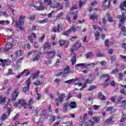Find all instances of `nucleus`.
<instances>
[{
  "instance_id": "obj_22",
  "label": "nucleus",
  "mask_w": 126,
  "mask_h": 126,
  "mask_svg": "<svg viewBox=\"0 0 126 126\" xmlns=\"http://www.w3.org/2000/svg\"><path fill=\"white\" fill-rule=\"evenodd\" d=\"M68 30L71 33L72 32H76V27H75V26L73 25L69 27Z\"/></svg>"
},
{
  "instance_id": "obj_8",
  "label": "nucleus",
  "mask_w": 126,
  "mask_h": 126,
  "mask_svg": "<svg viewBox=\"0 0 126 126\" xmlns=\"http://www.w3.org/2000/svg\"><path fill=\"white\" fill-rule=\"evenodd\" d=\"M19 95V90L18 89H16L12 94L11 100L14 102L16 100V98L18 97Z\"/></svg>"
},
{
  "instance_id": "obj_56",
  "label": "nucleus",
  "mask_w": 126,
  "mask_h": 126,
  "mask_svg": "<svg viewBox=\"0 0 126 126\" xmlns=\"http://www.w3.org/2000/svg\"><path fill=\"white\" fill-rule=\"evenodd\" d=\"M75 14V15L73 17V20H76V19H77V15H76V14H78V10L76 11Z\"/></svg>"
},
{
  "instance_id": "obj_61",
  "label": "nucleus",
  "mask_w": 126,
  "mask_h": 126,
  "mask_svg": "<svg viewBox=\"0 0 126 126\" xmlns=\"http://www.w3.org/2000/svg\"><path fill=\"white\" fill-rule=\"evenodd\" d=\"M56 121V116H55L54 115H53L52 116H51V118L50 119V122L51 123H53V122Z\"/></svg>"
},
{
  "instance_id": "obj_19",
  "label": "nucleus",
  "mask_w": 126,
  "mask_h": 126,
  "mask_svg": "<svg viewBox=\"0 0 126 126\" xmlns=\"http://www.w3.org/2000/svg\"><path fill=\"white\" fill-rule=\"evenodd\" d=\"M105 123H106V124H113L114 123V121H113V117H110L109 118H108L107 119H106L105 120Z\"/></svg>"
},
{
  "instance_id": "obj_44",
  "label": "nucleus",
  "mask_w": 126,
  "mask_h": 126,
  "mask_svg": "<svg viewBox=\"0 0 126 126\" xmlns=\"http://www.w3.org/2000/svg\"><path fill=\"white\" fill-rule=\"evenodd\" d=\"M19 117V113H17L14 117L12 118V120L16 121V120H18Z\"/></svg>"
},
{
  "instance_id": "obj_5",
  "label": "nucleus",
  "mask_w": 126,
  "mask_h": 126,
  "mask_svg": "<svg viewBox=\"0 0 126 126\" xmlns=\"http://www.w3.org/2000/svg\"><path fill=\"white\" fill-rule=\"evenodd\" d=\"M26 84H27V87H25L23 88V91L26 94L28 91H29V88H30V85L31 84V79L30 78H29L27 79Z\"/></svg>"
},
{
  "instance_id": "obj_11",
  "label": "nucleus",
  "mask_w": 126,
  "mask_h": 126,
  "mask_svg": "<svg viewBox=\"0 0 126 126\" xmlns=\"http://www.w3.org/2000/svg\"><path fill=\"white\" fill-rule=\"evenodd\" d=\"M46 54L48 55V56H50L49 57H48V59H53L55 56H56V51L52 50L47 51L46 52Z\"/></svg>"
},
{
  "instance_id": "obj_60",
  "label": "nucleus",
  "mask_w": 126,
  "mask_h": 126,
  "mask_svg": "<svg viewBox=\"0 0 126 126\" xmlns=\"http://www.w3.org/2000/svg\"><path fill=\"white\" fill-rule=\"evenodd\" d=\"M34 103H35V100L33 99V98H31L29 100V104H31V105H32V104H34Z\"/></svg>"
},
{
  "instance_id": "obj_57",
  "label": "nucleus",
  "mask_w": 126,
  "mask_h": 126,
  "mask_svg": "<svg viewBox=\"0 0 126 126\" xmlns=\"http://www.w3.org/2000/svg\"><path fill=\"white\" fill-rule=\"evenodd\" d=\"M60 59H58L56 60V63L54 64V66H59V64H60Z\"/></svg>"
},
{
  "instance_id": "obj_14",
  "label": "nucleus",
  "mask_w": 126,
  "mask_h": 126,
  "mask_svg": "<svg viewBox=\"0 0 126 126\" xmlns=\"http://www.w3.org/2000/svg\"><path fill=\"white\" fill-rule=\"evenodd\" d=\"M116 104L117 105H121V107L124 108V107L126 105V100L122 101L121 100H117Z\"/></svg>"
},
{
  "instance_id": "obj_16",
  "label": "nucleus",
  "mask_w": 126,
  "mask_h": 126,
  "mask_svg": "<svg viewBox=\"0 0 126 126\" xmlns=\"http://www.w3.org/2000/svg\"><path fill=\"white\" fill-rule=\"evenodd\" d=\"M6 97H2V95H0V105H3L6 103Z\"/></svg>"
},
{
  "instance_id": "obj_24",
  "label": "nucleus",
  "mask_w": 126,
  "mask_h": 126,
  "mask_svg": "<svg viewBox=\"0 0 126 126\" xmlns=\"http://www.w3.org/2000/svg\"><path fill=\"white\" fill-rule=\"evenodd\" d=\"M10 23V22L8 20L6 21H0V25H7Z\"/></svg>"
},
{
  "instance_id": "obj_49",
  "label": "nucleus",
  "mask_w": 126,
  "mask_h": 126,
  "mask_svg": "<svg viewBox=\"0 0 126 126\" xmlns=\"http://www.w3.org/2000/svg\"><path fill=\"white\" fill-rule=\"evenodd\" d=\"M6 119H7V117H6V115H5V114H3L1 118V121H3V122H4V121H5Z\"/></svg>"
},
{
  "instance_id": "obj_41",
  "label": "nucleus",
  "mask_w": 126,
  "mask_h": 126,
  "mask_svg": "<svg viewBox=\"0 0 126 126\" xmlns=\"http://www.w3.org/2000/svg\"><path fill=\"white\" fill-rule=\"evenodd\" d=\"M74 48H76L78 49L81 47V44L79 42H76L75 44L73 45Z\"/></svg>"
},
{
  "instance_id": "obj_7",
  "label": "nucleus",
  "mask_w": 126,
  "mask_h": 126,
  "mask_svg": "<svg viewBox=\"0 0 126 126\" xmlns=\"http://www.w3.org/2000/svg\"><path fill=\"white\" fill-rule=\"evenodd\" d=\"M70 51L72 55L71 62L72 63V65H74V63H76V54L74 53V50L72 48L71 49Z\"/></svg>"
},
{
  "instance_id": "obj_13",
  "label": "nucleus",
  "mask_w": 126,
  "mask_h": 126,
  "mask_svg": "<svg viewBox=\"0 0 126 126\" xmlns=\"http://www.w3.org/2000/svg\"><path fill=\"white\" fill-rule=\"evenodd\" d=\"M73 70H70V67L69 66H67L65 68L63 69V73L64 74H68V73H72L73 72Z\"/></svg>"
},
{
  "instance_id": "obj_9",
  "label": "nucleus",
  "mask_w": 126,
  "mask_h": 126,
  "mask_svg": "<svg viewBox=\"0 0 126 126\" xmlns=\"http://www.w3.org/2000/svg\"><path fill=\"white\" fill-rule=\"evenodd\" d=\"M0 63H2V67H5V66H7L10 64L11 61L9 59L7 60H2V59H0Z\"/></svg>"
},
{
  "instance_id": "obj_12",
  "label": "nucleus",
  "mask_w": 126,
  "mask_h": 126,
  "mask_svg": "<svg viewBox=\"0 0 126 126\" xmlns=\"http://www.w3.org/2000/svg\"><path fill=\"white\" fill-rule=\"evenodd\" d=\"M18 104H20L22 107H24L25 109H27V103L24 99H20L18 100Z\"/></svg>"
},
{
  "instance_id": "obj_62",
  "label": "nucleus",
  "mask_w": 126,
  "mask_h": 126,
  "mask_svg": "<svg viewBox=\"0 0 126 126\" xmlns=\"http://www.w3.org/2000/svg\"><path fill=\"white\" fill-rule=\"evenodd\" d=\"M28 40L31 43H33V38L32 37V35H29L28 37Z\"/></svg>"
},
{
  "instance_id": "obj_51",
  "label": "nucleus",
  "mask_w": 126,
  "mask_h": 126,
  "mask_svg": "<svg viewBox=\"0 0 126 126\" xmlns=\"http://www.w3.org/2000/svg\"><path fill=\"white\" fill-rule=\"evenodd\" d=\"M46 93L51 99H54V95H53V94H51V93L49 92V91H46Z\"/></svg>"
},
{
  "instance_id": "obj_64",
  "label": "nucleus",
  "mask_w": 126,
  "mask_h": 126,
  "mask_svg": "<svg viewBox=\"0 0 126 126\" xmlns=\"http://www.w3.org/2000/svg\"><path fill=\"white\" fill-rule=\"evenodd\" d=\"M120 57L121 59H123V60H124L125 62H126V56H125L124 55H120Z\"/></svg>"
},
{
  "instance_id": "obj_17",
  "label": "nucleus",
  "mask_w": 126,
  "mask_h": 126,
  "mask_svg": "<svg viewBox=\"0 0 126 126\" xmlns=\"http://www.w3.org/2000/svg\"><path fill=\"white\" fill-rule=\"evenodd\" d=\"M90 19L91 20H93V21H97L98 20V17L96 14H93L90 16Z\"/></svg>"
},
{
  "instance_id": "obj_26",
  "label": "nucleus",
  "mask_w": 126,
  "mask_h": 126,
  "mask_svg": "<svg viewBox=\"0 0 126 126\" xmlns=\"http://www.w3.org/2000/svg\"><path fill=\"white\" fill-rule=\"evenodd\" d=\"M43 48L44 50H46V49H51V44L49 42H45Z\"/></svg>"
},
{
  "instance_id": "obj_21",
  "label": "nucleus",
  "mask_w": 126,
  "mask_h": 126,
  "mask_svg": "<svg viewBox=\"0 0 126 126\" xmlns=\"http://www.w3.org/2000/svg\"><path fill=\"white\" fill-rule=\"evenodd\" d=\"M126 20V19L125 17L122 18V19L120 20V22L118 24L119 28H121V27H122V25L124 24V22H125Z\"/></svg>"
},
{
  "instance_id": "obj_37",
  "label": "nucleus",
  "mask_w": 126,
  "mask_h": 126,
  "mask_svg": "<svg viewBox=\"0 0 126 126\" xmlns=\"http://www.w3.org/2000/svg\"><path fill=\"white\" fill-rule=\"evenodd\" d=\"M63 125H66V126H72V121H68L63 122Z\"/></svg>"
},
{
  "instance_id": "obj_30",
  "label": "nucleus",
  "mask_w": 126,
  "mask_h": 126,
  "mask_svg": "<svg viewBox=\"0 0 126 126\" xmlns=\"http://www.w3.org/2000/svg\"><path fill=\"white\" fill-rule=\"evenodd\" d=\"M95 78L94 79H91V80L89 79V78H87L85 83V84H91V83H92V81H93V80H94Z\"/></svg>"
},
{
  "instance_id": "obj_59",
  "label": "nucleus",
  "mask_w": 126,
  "mask_h": 126,
  "mask_svg": "<svg viewBox=\"0 0 126 126\" xmlns=\"http://www.w3.org/2000/svg\"><path fill=\"white\" fill-rule=\"evenodd\" d=\"M32 112L35 114H38V108L37 107H33Z\"/></svg>"
},
{
  "instance_id": "obj_28",
  "label": "nucleus",
  "mask_w": 126,
  "mask_h": 126,
  "mask_svg": "<svg viewBox=\"0 0 126 126\" xmlns=\"http://www.w3.org/2000/svg\"><path fill=\"white\" fill-rule=\"evenodd\" d=\"M40 74V71H37L36 72L33 73V76H32V79H35L39 76V75Z\"/></svg>"
},
{
  "instance_id": "obj_1",
  "label": "nucleus",
  "mask_w": 126,
  "mask_h": 126,
  "mask_svg": "<svg viewBox=\"0 0 126 126\" xmlns=\"http://www.w3.org/2000/svg\"><path fill=\"white\" fill-rule=\"evenodd\" d=\"M26 18L25 16L20 15L19 21H15V26L19 30H23L22 26L24 25V19Z\"/></svg>"
},
{
  "instance_id": "obj_54",
  "label": "nucleus",
  "mask_w": 126,
  "mask_h": 126,
  "mask_svg": "<svg viewBox=\"0 0 126 126\" xmlns=\"http://www.w3.org/2000/svg\"><path fill=\"white\" fill-rule=\"evenodd\" d=\"M36 18V17L35 15L30 16L29 17L30 20H31V21H33V20H35V19Z\"/></svg>"
},
{
  "instance_id": "obj_42",
  "label": "nucleus",
  "mask_w": 126,
  "mask_h": 126,
  "mask_svg": "<svg viewBox=\"0 0 126 126\" xmlns=\"http://www.w3.org/2000/svg\"><path fill=\"white\" fill-rule=\"evenodd\" d=\"M42 82H40V81H37L33 83L34 85H36V86H40V85H42Z\"/></svg>"
},
{
  "instance_id": "obj_20",
  "label": "nucleus",
  "mask_w": 126,
  "mask_h": 126,
  "mask_svg": "<svg viewBox=\"0 0 126 126\" xmlns=\"http://www.w3.org/2000/svg\"><path fill=\"white\" fill-rule=\"evenodd\" d=\"M15 55L16 57H21L23 55V51L21 50L19 51H17L15 52Z\"/></svg>"
},
{
  "instance_id": "obj_39",
  "label": "nucleus",
  "mask_w": 126,
  "mask_h": 126,
  "mask_svg": "<svg viewBox=\"0 0 126 126\" xmlns=\"http://www.w3.org/2000/svg\"><path fill=\"white\" fill-rule=\"evenodd\" d=\"M101 77H106L105 82H109V81H110V77H108V74L102 75Z\"/></svg>"
},
{
  "instance_id": "obj_53",
  "label": "nucleus",
  "mask_w": 126,
  "mask_h": 126,
  "mask_svg": "<svg viewBox=\"0 0 126 126\" xmlns=\"http://www.w3.org/2000/svg\"><path fill=\"white\" fill-rule=\"evenodd\" d=\"M88 126H94V122L89 121V122L87 123Z\"/></svg>"
},
{
  "instance_id": "obj_52",
  "label": "nucleus",
  "mask_w": 126,
  "mask_h": 126,
  "mask_svg": "<svg viewBox=\"0 0 126 126\" xmlns=\"http://www.w3.org/2000/svg\"><path fill=\"white\" fill-rule=\"evenodd\" d=\"M44 39H45V35L41 36L39 39V43H43V42H44Z\"/></svg>"
},
{
  "instance_id": "obj_36",
  "label": "nucleus",
  "mask_w": 126,
  "mask_h": 126,
  "mask_svg": "<svg viewBox=\"0 0 126 126\" xmlns=\"http://www.w3.org/2000/svg\"><path fill=\"white\" fill-rule=\"evenodd\" d=\"M108 5H104V7L105 8L107 9V8H109V7H110V4L111 3V1H112V0H104V2H107V1H108Z\"/></svg>"
},
{
  "instance_id": "obj_35",
  "label": "nucleus",
  "mask_w": 126,
  "mask_h": 126,
  "mask_svg": "<svg viewBox=\"0 0 126 126\" xmlns=\"http://www.w3.org/2000/svg\"><path fill=\"white\" fill-rule=\"evenodd\" d=\"M74 81V79H70L67 81H65L64 82V83H65L66 84H72V83H73V81Z\"/></svg>"
},
{
  "instance_id": "obj_29",
  "label": "nucleus",
  "mask_w": 126,
  "mask_h": 126,
  "mask_svg": "<svg viewBox=\"0 0 126 126\" xmlns=\"http://www.w3.org/2000/svg\"><path fill=\"white\" fill-rule=\"evenodd\" d=\"M106 17H107L109 22H112V21H113V18L111 16V15H110L109 12L106 13Z\"/></svg>"
},
{
  "instance_id": "obj_48",
  "label": "nucleus",
  "mask_w": 126,
  "mask_h": 126,
  "mask_svg": "<svg viewBox=\"0 0 126 126\" xmlns=\"http://www.w3.org/2000/svg\"><path fill=\"white\" fill-rule=\"evenodd\" d=\"M111 60V63H114V62H115V61H116V55H113L110 58Z\"/></svg>"
},
{
  "instance_id": "obj_50",
  "label": "nucleus",
  "mask_w": 126,
  "mask_h": 126,
  "mask_svg": "<svg viewBox=\"0 0 126 126\" xmlns=\"http://www.w3.org/2000/svg\"><path fill=\"white\" fill-rule=\"evenodd\" d=\"M64 109H67L69 107V104L68 102L64 103L63 104Z\"/></svg>"
},
{
  "instance_id": "obj_25",
  "label": "nucleus",
  "mask_w": 126,
  "mask_h": 126,
  "mask_svg": "<svg viewBox=\"0 0 126 126\" xmlns=\"http://www.w3.org/2000/svg\"><path fill=\"white\" fill-rule=\"evenodd\" d=\"M43 3L45 5H51L52 4V0H44Z\"/></svg>"
},
{
  "instance_id": "obj_2",
  "label": "nucleus",
  "mask_w": 126,
  "mask_h": 126,
  "mask_svg": "<svg viewBox=\"0 0 126 126\" xmlns=\"http://www.w3.org/2000/svg\"><path fill=\"white\" fill-rule=\"evenodd\" d=\"M51 30L54 33H61L63 31V28L61 26V24H58L57 26L52 27Z\"/></svg>"
},
{
  "instance_id": "obj_32",
  "label": "nucleus",
  "mask_w": 126,
  "mask_h": 126,
  "mask_svg": "<svg viewBox=\"0 0 126 126\" xmlns=\"http://www.w3.org/2000/svg\"><path fill=\"white\" fill-rule=\"evenodd\" d=\"M96 57H97V58H101L102 57H106V55L104 53H102L101 52H98V53H96Z\"/></svg>"
},
{
  "instance_id": "obj_27",
  "label": "nucleus",
  "mask_w": 126,
  "mask_h": 126,
  "mask_svg": "<svg viewBox=\"0 0 126 126\" xmlns=\"http://www.w3.org/2000/svg\"><path fill=\"white\" fill-rule=\"evenodd\" d=\"M63 4L58 2L56 4V8H59V9H63Z\"/></svg>"
},
{
  "instance_id": "obj_33",
  "label": "nucleus",
  "mask_w": 126,
  "mask_h": 126,
  "mask_svg": "<svg viewBox=\"0 0 126 126\" xmlns=\"http://www.w3.org/2000/svg\"><path fill=\"white\" fill-rule=\"evenodd\" d=\"M23 72H24V73H26V76H28V75H29V74H30V73L31 72V70H30L28 69H26L23 71Z\"/></svg>"
},
{
  "instance_id": "obj_6",
  "label": "nucleus",
  "mask_w": 126,
  "mask_h": 126,
  "mask_svg": "<svg viewBox=\"0 0 126 126\" xmlns=\"http://www.w3.org/2000/svg\"><path fill=\"white\" fill-rule=\"evenodd\" d=\"M97 64L96 63H78L76 65V66H83L85 68L87 67V66H92V67H94Z\"/></svg>"
},
{
  "instance_id": "obj_31",
  "label": "nucleus",
  "mask_w": 126,
  "mask_h": 126,
  "mask_svg": "<svg viewBox=\"0 0 126 126\" xmlns=\"http://www.w3.org/2000/svg\"><path fill=\"white\" fill-rule=\"evenodd\" d=\"M38 22L40 24H44V23H48L49 20L48 19H44L42 20L39 21Z\"/></svg>"
},
{
  "instance_id": "obj_10",
  "label": "nucleus",
  "mask_w": 126,
  "mask_h": 126,
  "mask_svg": "<svg viewBox=\"0 0 126 126\" xmlns=\"http://www.w3.org/2000/svg\"><path fill=\"white\" fill-rule=\"evenodd\" d=\"M39 6H35L34 8H35L36 10H39V11L44 10V9H45V7H44V4L43 3V2L40 1L39 2Z\"/></svg>"
},
{
  "instance_id": "obj_18",
  "label": "nucleus",
  "mask_w": 126,
  "mask_h": 126,
  "mask_svg": "<svg viewBox=\"0 0 126 126\" xmlns=\"http://www.w3.org/2000/svg\"><path fill=\"white\" fill-rule=\"evenodd\" d=\"M65 98V94L63 93L60 94V96H59L58 99L60 103H62L63 101V98Z\"/></svg>"
},
{
  "instance_id": "obj_3",
  "label": "nucleus",
  "mask_w": 126,
  "mask_h": 126,
  "mask_svg": "<svg viewBox=\"0 0 126 126\" xmlns=\"http://www.w3.org/2000/svg\"><path fill=\"white\" fill-rule=\"evenodd\" d=\"M120 7L121 10V12L122 13V18H124V17H125V19H126V16H125L126 13V9L124 8V7L126 8V0L124 1L123 2L120 4Z\"/></svg>"
},
{
  "instance_id": "obj_15",
  "label": "nucleus",
  "mask_w": 126,
  "mask_h": 126,
  "mask_svg": "<svg viewBox=\"0 0 126 126\" xmlns=\"http://www.w3.org/2000/svg\"><path fill=\"white\" fill-rule=\"evenodd\" d=\"M68 43H69L68 41H66L63 39H61L60 41V45H61V46L64 45V47H65L66 48H67L68 46Z\"/></svg>"
},
{
  "instance_id": "obj_55",
  "label": "nucleus",
  "mask_w": 126,
  "mask_h": 126,
  "mask_svg": "<svg viewBox=\"0 0 126 126\" xmlns=\"http://www.w3.org/2000/svg\"><path fill=\"white\" fill-rule=\"evenodd\" d=\"M122 48L124 49V52L126 53V42H124L122 44Z\"/></svg>"
},
{
  "instance_id": "obj_38",
  "label": "nucleus",
  "mask_w": 126,
  "mask_h": 126,
  "mask_svg": "<svg viewBox=\"0 0 126 126\" xmlns=\"http://www.w3.org/2000/svg\"><path fill=\"white\" fill-rule=\"evenodd\" d=\"M100 33L98 32V31H97L95 33V40H99V39L100 38Z\"/></svg>"
},
{
  "instance_id": "obj_47",
  "label": "nucleus",
  "mask_w": 126,
  "mask_h": 126,
  "mask_svg": "<svg viewBox=\"0 0 126 126\" xmlns=\"http://www.w3.org/2000/svg\"><path fill=\"white\" fill-rule=\"evenodd\" d=\"M113 110H114V107H113V106L108 107L106 109V112H111V111H113Z\"/></svg>"
},
{
  "instance_id": "obj_58",
  "label": "nucleus",
  "mask_w": 126,
  "mask_h": 126,
  "mask_svg": "<svg viewBox=\"0 0 126 126\" xmlns=\"http://www.w3.org/2000/svg\"><path fill=\"white\" fill-rule=\"evenodd\" d=\"M119 81H121V80H123V77L124 76V75L122 73H119Z\"/></svg>"
},
{
  "instance_id": "obj_23",
  "label": "nucleus",
  "mask_w": 126,
  "mask_h": 126,
  "mask_svg": "<svg viewBox=\"0 0 126 126\" xmlns=\"http://www.w3.org/2000/svg\"><path fill=\"white\" fill-rule=\"evenodd\" d=\"M76 102L75 101L71 102L69 104V107L72 109H75L76 108Z\"/></svg>"
},
{
  "instance_id": "obj_45",
  "label": "nucleus",
  "mask_w": 126,
  "mask_h": 126,
  "mask_svg": "<svg viewBox=\"0 0 126 126\" xmlns=\"http://www.w3.org/2000/svg\"><path fill=\"white\" fill-rule=\"evenodd\" d=\"M93 121L95 122V123L99 124V123H100V118H99L98 117H94L93 118Z\"/></svg>"
},
{
  "instance_id": "obj_63",
  "label": "nucleus",
  "mask_w": 126,
  "mask_h": 126,
  "mask_svg": "<svg viewBox=\"0 0 126 126\" xmlns=\"http://www.w3.org/2000/svg\"><path fill=\"white\" fill-rule=\"evenodd\" d=\"M69 33H71L69 31V30H68L67 31L65 32L63 35H65V36H68L69 35Z\"/></svg>"
},
{
  "instance_id": "obj_43",
  "label": "nucleus",
  "mask_w": 126,
  "mask_h": 126,
  "mask_svg": "<svg viewBox=\"0 0 126 126\" xmlns=\"http://www.w3.org/2000/svg\"><path fill=\"white\" fill-rule=\"evenodd\" d=\"M36 53L35 50H31L27 54V58H29V56H31V55H33V54Z\"/></svg>"
},
{
  "instance_id": "obj_40",
  "label": "nucleus",
  "mask_w": 126,
  "mask_h": 126,
  "mask_svg": "<svg viewBox=\"0 0 126 126\" xmlns=\"http://www.w3.org/2000/svg\"><path fill=\"white\" fill-rule=\"evenodd\" d=\"M96 88H97V86H96L95 85H92L88 89V91H92V90H94V89H96Z\"/></svg>"
},
{
  "instance_id": "obj_4",
  "label": "nucleus",
  "mask_w": 126,
  "mask_h": 126,
  "mask_svg": "<svg viewBox=\"0 0 126 126\" xmlns=\"http://www.w3.org/2000/svg\"><path fill=\"white\" fill-rule=\"evenodd\" d=\"M10 40L13 42V39L12 38H9L7 40V43L6 44L5 47L3 48V50L6 52L7 53V52L8 51H9V50H10V49L11 48H12V44L11 43Z\"/></svg>"
},
{
  "instance_id": "obj_46",
  "label": "nucleus",
  "mask_w": 126,
  "mask_h": 126,
  "mask_svg": "<svg viewBox=\"0 0 126 126\" xmlns=\"http://www.w3.org/2000/svg\"><path fill=\"white\" fill-rule=\"evenodd\" d=\"M91 56H93V53L92 52H88L86 55V57L88 59H89Z\"/></svg>"
},
{
  "instance_id": "obj_34",
  "label": "nucleus",
  "mask_w": 126,
  "mask_h": 126,
  "mask_svg": "<svg viewBox=\"0 0 126 126\" xmlns=\"http://www.w3.org/2000/svg\"><path fill=\"white\" fill-rule=\"evenodd\" d=\"M40 60V55L36 54V56L33 58V62H36V61H39Z\"/></svg>"
}]
</instances>
